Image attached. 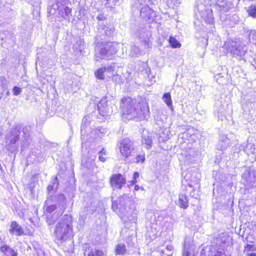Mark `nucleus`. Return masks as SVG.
<instances>
[{"mask_svg": "<svg viewBox=\"0 0 256 256\" xmlns=\"http://www.w3.org/2000/svg\"><path fill=\"white\" fill-rule=\"evenodd\" d=\"M120 106L123 114L129 116L130 119L138 118L142 120L149 116L148 103L144 99L138 102L131 98H125L122 100Z\"/></svg>", "mask_w": 256, "mask_h": 256, "instance_id": "obj_1", "label": "nucleus"}, {"mask_svg": "<svg viewBox=\"0 0 256 256\" xmlns=\"http://www.w3.org/2000/svg\"><path fill=\"white\" fill-rule=\"evenodd\" d=\"M112 208L120 213V216L126 226L128 223L136 224L138 211L126 195L120 197L116 201L112 200Z\"/></svg>", "mask_w": 256, "mask_h": 256, "instance_id": "obj_2", "label": "nucleus"}, {"mask_svg": "<svg viewBox=\"0 0 256 256\" xmlns=\"http://www.w3.org/2000/svg\"><path fill=\"white\" fill-rule=\"evenodd\" d=\"M54 233L56 240L61 242L66 241L72 236V220L70 215L66 214L59 219Z\"/></svg>", "mask_w": 256, "mask_h": 256, "instance_id": "obj_3", "label": "nucleus"}, {"mask_svg": "<svg viewBox=\"0 0 256 256\" xmlns=\"http://www.w3.org/2000/svg\"><path fill=\"white\" fill-rule=\"evenodd\" d=\"M224 52L229 54L232 58L238 60L243 59L248 48L244 42L240 38L228 39L222 46Z\"/></svg>", "mask_w": 256, "mask_h": 256, "instance_id": "obj_4", "label": "nucleus"}, {"mask_svg": "<svg viewBox=\"0 0 256 256\" xmlns=\"http://www.w3.org/2000/svg\"><path fill=\"white\" fill-rule=\"evenodd\" d=\"M20 128L16 126L8 132L5 136L4 148L10 152H15L18 150V146L16 142L19 140Z\"/></svg>", "mask_w": 256, "mask_h": 256, "instance_id": "obj_5", "label": "nucleus"}, {"mask_svg": "<svg viewBox=\"0 0 256 256\" xmlns=\"http://www.w3.org/2000/svg\"><path fill=\"white\" fill-rule=\"evenodd\" d=\"M116 52V50L114 49L112 45L109 46L108 50L103 45L98 46L96 48V60L99 61L100 60L110 59L112 54Z\"/></svg>", "mask_w": 256, "mask_h": 256, "instance_id": "obj_6", "label": "nucleus"}, {"mask_svg": "<svg viewBox=\"0 0 256 256\" xmlns=\"http://www.w3.org/2000/svg\"><path fill=\"white\" fill-rule=\"evenodd\" d=\"M118 147L120 154L125 158L130 157L134 150V142L128 138L121 140Z\"/></svg>", "mask_w": 256, "mask_h": 256, "instance_id": "obj_7", "label": "nucleus"}, {"mask_svg": "<svg viewBox=\"0 0 256 256\" xmlns=\"http://www.w3.org/2000/svg\"><path fill=\"white\" fill-rule=\"evenodd\" d=\"M96 107L100 114L103 116L110 115L113 112L112 103L106 96L101 99Z\"/></svg>", "mask_w": 256, "mask_h": 256, "instance_id": "obj_8", "label": "nucleus"}, {"mask_svg": "<svg viewBox=\"0 0 256 256\" xmlns=\"http://www.w3.org/2000/svg\"><path fill=\"white\" fill-rule=\"evenodd\" d=\"M196 8L202 18L206 22L210 24L213 22L214 18L211 10H206L203 4L198 5Z\"/></svg>", "mask_w": 256, "mask_h": 256, "instance_id": "obj_9", "label": "nucleus"}, {"mask_svg": "<svg viewBox=\"0 0 256 256\" xmlns=\"http://www.w3.org/2000/svg\"><path fill=\"white\" fill-rule=\"evenodd\" d=\"M111 66L116 67L115 72H110L109 74H108V77H111L112 81L118 84L124 83L123 77L122 76V68L116 64L115 63L111 64Z\"/></svg>", "mask_w": 256, "mask_h": 256, "instance_id": "obj_10", "label": "nucleus"}, {"mask_svg": "<svg viewBox=\"0 0 256 256\" xmlns=\"http://www.w3.org/2000/svg\"><path fill=\"white\" fill-rule=\"evenodd\" d=\"M126 182V179L120 174H113L110 178V184L114 189H120Z\"/></svg>", "mask_w": 256, "mask_h": 256, "instance_id": "obj_11", "label": "nucleus"}, {"mask_svg": "<svg viewBox=\"0 0 256 256\" xmlns=\"http://www.w3.org/2000/svg\"><path fill=\"white\" fill-rule=\"evenodd\" d=\"M116 68V67L114 66H111V64L100 68L95 72V76L98 79L104 80L105 78L104 74H109L110 72H115Z\"/></svg>", "mask_w": 256, "mask_h": 256, "instance_id": "obj_12", "label": "nucleus"}, {"mask_svg": "<svg viewBox=\"0 0 256 256\" xmlns=\"http://www.w3.org/2000/svg\"><path fill=\"white\" fill-rule=\"evenodd\" d=\"M140 16L143 18L150 22L153 20L156 16V13L148 6H145L141 9Z\"/></svg>", "mask_w": 256, "mask_h": 256, "instance_id": "obj_13", "label": "nucleus"}, {"mask_svg": "<svg viewBox=\"0 0 256 256\" xmlns=\"http://www.w3.org/2000/svg\"><path fill=\"white\" fill-rule=\"evenodd\" d=\"M142 144L147 148L150 149L152 144V134L146 130H144L142 136Z\"/></svg>", "mask_w": 256, "mask_h": 256, "instance_id": "obj_14", "label": "nucleus"}, {"mask_svg": "<svg viewBox=\"0 0 256 256\" xmlns=\"http://www.w3.org/2000/svg\"><path fill=\"white\" fill-rule=\"evenodd\" d=\"M190 241V239L185 240L182 256H194V246Z\"/></svg>", "mask_w": 256, "mask_h": 256, "instance_id": "obj_15", "label": "nucleus"}, {"mask_svg": "<svg viewBox=\"0 0 256 256\" xmlns=\"http://www.w3.org/2000/svg\"><path fill=\"white\" fill-rule=\"evenodd\" d=\"M10 232L12 234L20 236L24 234L23 228L16 221H13L10 224Z\"/></svg>", "mask_w": 256, "mask_h": 256, "instance_id": "obj_16", "label": "nucleus"}, {"mask_svg": "<svg viewBox=\"0 0 256 256\" xmlns=\"http://www.w3.org/2000/svg\"><path fill=\"white\" fill-rule=\"evenodd\" d=\"M52 202H54L58 204H62V205L66 204V197L64 194H60L57 196H50L46 202L45 204L46 205L50 204Z\"/></svg>", "mask_w": 256, "mask_h": 256, "instance_id": "obj_17", "label": "nucleus"}, {"mask_svg": "<svg viewBox=\"0 0 256 256\" xmlns=\"http://www.w3.org/2000/svg\"><path fill=\"white\" fill-rule=\"evenodd\" d=\"M230 140L226 136H221L216 144V148L220 150H224L230 146Z\"/></svg>", "mask_w": 256, "mask_h": 256, "instance_id": "obj_18", "label": "nucleus"}, {"mask_svg": "<svg viewBox=\"0 0 256 256\" xmlns=\"http://www.w3.org/2000/svg\"><path fill=\"white\" fill-rule=\"evenodd\" d=\"M217 6L220 10L226 12L232 8V4L228 0H217Z\"/></svg>", "mask_w": 256, "mask_h": 256, "instance_id": "obj_19", "label": "nucleus"}, {"mask_svg": "<svg viewBox=\"0 0 256 256\" xmlns=\"http://www.w3.org/2000/svg\"><path fill=\"white\" fill-rule=\"evenodd\" d=\"M244 34L248 38L250 43L256 44V30L247 28L244 29Z\"/></svg>", "mask_w": 256, "mask_h": 256, "instance_id": "obj_20", "label": "nucleus"}, {"mask_svg": "<svg viewBox=\"0 0 256 256\" xmlns=\"http://www.w3.org/2000/svg\"><path fill=\"white\" fill-rule=\"evenodd\" d=\"M98 31L100 33L102 34H105L106 36H110L114 32V28L112 26H107L104 24H99L98 27Z\"/></svg>", "mask_w": 256, "mask_h": 256, "instance_id": "obj_21", "label": "nucleus"}, {"mask_svg": "<svg viewBox=\"0 0 256 256\" xmlns=\"http://www.w3.org/2000/svg\"><path fill=\"white\" fill-rule=\"evenodd\" d=\"M58 182L57 177H55L52 180L50 184L48 186L47 188L48 196L49 197H50V196H52L51 194H52L56 191L58 188Z\"/></svg>", "mask_w": 256, "mask_h": 256, "instance_id": "obj_22", "label": "nucleus"}, {"mask_svg": "<svg viewBox=\"0 0 256 256\" xmlns=\"http://www.w3.org/2000/svg\"><path fill=\"white\" fill-rule=\"evenodd\" d=\"M84 255L87 256H104V253L100 249L88 248V250H86Z\"/></svg>", "mask_w": 256, "mask_h": 256, "instance_id": "obj_23", "label": "nucleus"}, {"mask_svg": "<svg viewBox=\"0 0 256 256\" xmlns=\"http://www.w3.org/2000/svg\"><path fill=\"white\" fill-rule=\"evenodd\" d=\"M178 204L180 208H186L188 206V200L185 194H180L178 200Z\"/></svg>", "mask_w": 256, "mask_h": 256, "instance_id": "obj_24", "label": "nucleus"}, {"mask_svg": "<svg viewBox=\"0 0 256 256\" xmlns=\"http://www.w3.org/2000/svg\"><path fill=\"white\" fill-rule=\"evenodd\" d=\"M58 10L59 14L64 19H68L72 12V10L66 6L59 9Z\"/></svg>", "mask_w": 256, "mask_h": 256, "instance_id": "obj_25", "label": "nucleus"}, {"mask_svg": "<svg viewBox=\"0 0 256 256\" xmlns=\"http://www.w3.org/2000/svg\"><path fill=\"white\" fill-rule=\"evenodd\" d=\"M0 250L6 256H17V252L10 247L4 246L0 248Z\"/></svg>", "mask_w": 256, "mask_h": 256, "instance_id": "obj_26", "label": "nucleus"}, {"mask_svg": "<svg viewBox=\"0 0 256 256\" xmlns=\"http://www.w3.org/2000/svg\"><path fill=\"white\" fill-rule=\"evenodd\" d=\"M162 100L171 110H173V106L172 104V100L170 93H165L163 95Z\"/></svg>", "mask_w": 256, "mask_h": 256, "instance_id": "obj_27", "label": "nucleus"}, {"mask_svg": "<svg viewBox=\"0 0 256 256\" xmlns=\"http://www.w3.org/2000/svg\"><path fill=\"white\" fill-rule=\"evenodd\" d=\"M126 246L123 244H119L116 245V254L123 255L126 254Z\"/></svg>", "mask_w": 256, "mask_h": 256, "instance_id": "obj_28", "label": "nucleus"}, {"mask_svg": "<svg viewBox=\"0 0 256 256\" xmlns=\"http://www.w3.org/2000/svg\"><path fill=\"white\" fill-rule=\"evenodd\" d=\"M256 146L254 144L248 143L246 144L244 150L248 154H254L255 152Z\"/></svg>", "mask_w": 256, "mask_h": 256, "instance_id": "obj_29", "label": "nucleus"}, {"mask_svg": "<svg viewBox=\"0 0 256 256\" xmlns=\"http://www.w3.org/2000/svg\"><path fill=\"white\" fill-rule=\"evenodd\" d=\"M169 43L171 46L173 48H178L181 46V44L178 42L176 38L170 36L168 40Z\"/></svg>", "mask_w": 256, "mask_h": 256, "instance_id": "obj_30", "label": "nucleus"}, {"mask_svg": "<svg viewBox=\"0 0 256 256\" xmlns=\"http://www.w3.org/2000/svg\"><path fill=\"white\" fill-rule=\"evenodd\" d=\"M256 250V245L247 244L244 247V252L245 253L249 254L250 252H254Z\"/></svg>", "mask_w": 256, "mask_h": 256, "instance_id": "obj_31", "label": "nucleus"}, {"mask_svg": "<svg viewBox=\"0 0 256 256\" xmlns=\"http://www.w3.org/2000/svg\"><path fill=\"white\" fill-rule=\"evenodd\" d=\"M248 12L250 16L256 18V6H250L248 10Z\"/></svg>", "mask_w": 256, "mask_h": 256, "instance_id": "obj_32", "label": "nucleus"}, {"mask_svg": "<svg viewBox=\"0 0 256 256\" xmlns=\"http://www.w3.org/2000/svg\"><path fill=\"white\" fill-rule=\"evenodd\" d=\"M122 76L123 77V78H124V82H128L132 80V78L130 77L131 74L130 72L128 70H126L125 72H124L122 68Z\"/></svg>", "mask_w": 256, "mask_h": 256, "instance_id": "obj_33", "label": "nucleus"}, {"mask_svg": "<svg viewBox=\"0 0 256 256\" xmlns=\"http://www.w3.org/2000/svg\"><path fill=\"white\" fill-rule=\"evenodd\" d=\"M90 122V117L89 116H85L82 120V124L81 126L82 132L86 128L87 124Z\"/></svg>", "mask_w": 256, "mask_h": 256, "instance_id": "obj_34", "label": "nucleus"}, {"mask_svg": "<svg viewBox=\"0 0 256 256\" xmlns=\"http://www.w3.org/2000/svg\"><path fill=\"white\" fill-rule=\"evenodd\" d=\"M106 154H107L106 150L104 148H102V150L99 152V160L102 162H106V158L104 156H106Z\"/></svg>", "mask_w": 256, "mask_h": 256, "instance_id": "obj_35", "label": "nucleus"}, {"mask_svg": "<svg viewBox=\"0 0 256 256\" xmlns=\"http://www.w3.org/2000/svg\"><path fill=\"white\" fill-rule=\"evenodd\" d=\"M145 160V154L144 153L140 154L136 156V163H143Z\"/></svg>", "mask_w": 256, "mask_h": 256, "instance_id": "obj_36", "label": "nucleus"}, {"mask_svg": "<svg viewBox=\"0 0 256 256\" xmlns=\"http://www.w3.org/2000/svg\"><path fill=\"white\" fill-rule=\"evenodd\" d=\"M140 52V49L136 46H132L131 48L130 55L132 56H136Z\"/></svg>", "mask_w": 256, "mask_h": 256, "instance_id": "obj_37", "label": "nucleus"}, {"mask_svg": "<svg viewBox=\"0 0 256 256\" xmlns=\"http://www.w3.org/2000/svg\"><path fill=\"white\" fill-rule=\"evenodd\" d=\"M56 208V206L54 204H50V203L47 205L46 208V211L48 212L51 213L53 212Z\"/></svg>", "mask_w": 256, "mask_h": 256, "instance_id": "obj_38", "label": "nucleus"}, {"mask_svg": "<svg viewBox=\"0 0 256 256\" xmlns=\"http://www.w3.org/2000/svg\"><path fill=\"white\" fill-rule=\"evenodd\" d=\"M12 92L14 95L18 96L20 94L22 89L20 87L15 86L12 88Z\"/></svg>", "mask_w": 256, "mask_h": 256, "instance_id": "obj_39", "label": "nucleus"}, {"mask_svg": "<svg viewBox=\"0 0 256 256\" xmlns=\"http://www.w3.org/2000/svg\"><path fill=\"white\" fill-rule=\"evenodd\" d=\"M41 0H30V2L33 6L37 7L40 4Z\"/></svg>", "mask_w": 256, "mask_h": 256, "instance_id": "obj_40", "label": "nucleus"}, {"mask_svg": "<svg viewBox=\"0 0 256 256\" xmlns=\"http://www.w3.org/2000/svg\"><path fill=\"white\" fill-rule=\"evenodd\" d=\"M170 2L172 6H176L181 3V0H170Z\"/></svg>", "mask_w": 256, "mask_h": 256, "instance_id": "obj_41", "label": "nucleus"}, {"mask_svg": "<svg viewBox=\"0 0 256 256\" xmlns=\"http://www.w3.org/2000/svg\"><path fill=\"white\" fill-rule=\"evenodd\" d=\"M139 177V173L138 172H134L133 176V180H132V184H135L136 182V178Z\"/></svg>", "mask_w": 256, "mask_h": 256, "instance_id": "obj_42", "label": "nucleus"}, {"mask_svg": "<svg viewBox=\"0 0 256 256\" xmlns=\"http://www.w3.org/2000/svg\"><path fill=\"white\" fill-rule=\"evenodd\" d=\"M247 176H250V174L249 172H245L243 176L244 178H246L248 184H250L252 181L250 180L249 178H247Z\"/></svg>", "mask_w": 256, "mask_h": 256, "instance_id": "obj_43", "label": "nucleus"}, {"mask_svg": "<svg viewBox=\"0 0 256 256\" xmlns=\"http://www.w3.org/2000/svg\"><path fill=\"white\" fill-rule=\"evenodd\" d=\"M46 222L48 225H52L54 224V220L52 219V217L48 218V216Z\"/></svg>", "mask_w": 256, "mask_h": 256, "instance_id": "obj_44", "label": "nucleus"}, {"mask_svg": "<svg viewBox=\"0 0 256 256\" xmlns=\"http://www.w3.org/2000/svg\"><path fill=\"white\" fill-rule=\"evenodd\" d=\"M251 237H252V236H248L247 238H246V240H247V242H251V243H254L255 242V241L253 240H251Z\"/></svg>", "mask_w": 256, "mask_h": 256, "instance_id": "obj_45", "label": "nucleus"}, {"mask_svg": "<svg viewBox=\"0 0 256 256\" xmlns=\"http://www.w3.org/2000/svg\"><path fill=\"white\" fill-rule=\"evenodd\" d=\"M26 131H27V128H23L22 132L24 133V134H26L25 137H26L27 138H28V137L29 136V135H28V137H27L26 134Z\"/></svg>", "mask_w": 256, "mask_h": 256, "instance_id": "obj_46", "label": "nucleus"}, {"mask_svg": "<svg viewBox=\"0 0 256 256\" xmlns=\"http://www.w3.org/2000/svg\"><path fill=\"white\" fill-rule=\"evenodd\" d=\"M166 248L168 250H172V248H173V246L172 245H168V246H167Z\"/></svg>", "mask_w": 256, "mask_h": 256, "instance_id": "obj_47", "label": "nucleus"}, {"mask_svg": "<svg viewBox=\"0 0 256 256\" xmlns=\"http://www.w3.org/2000/svg\"><path fill=\"white\" fill-rule=\"evenodd\" d=\"M254 64H252L254 66L255 68L256 69V57L254 58Z\"/></svg>", "mask_w": 256, "mask_h": 256, "instance_id": "obj_48", "label": "nucleus"}, {"mask_svg": "<svg viewBox=\"0 0 256 256\" xmlns=\"http://www.w3.org/2000/svg\"><path fill=\"white\" fill-rule=\"evenodd\" d=\"M248 256H256V253H250V254H248Z\"/></svg>", "mask_w": 256, "mask_h": 256, "instance_id": "obj_49", "label": "nucleus"}, {"mask_svg": "<svg viewBox=\"0 0 256 256\" xmlns=\"http://www.w3.org/2000/svg\"><path fill=\"white\" fill-rule=\"evenodd\" d=\"M140 190V186H138V185H136L134 186V190L136 191V190Z\"/></svg>", "mask_w": 256, "mask_h": 256, "instance_id": "obj_50", "label": "nucleus"}, {"mask_svg": "<svg viewBox=\"0 0 256 256\" xmlns=\"http://www.w3.org/2000/svg\"><path fill=\"white\" fill-rule=\"evenodd\" d=\"M102 15H99L97 16V19L98 20H102Z\"/></svg>", "mask_w": 256, "mask_h": 256, "instance_id": "obj_51", "label": "nucleus"}, {"mask_svg": "<svg viewBox=\"0 0 256 256\" xmlns=\"http://www.w3.org/2000/svg\"><path fill=\"white\" fill-rule=\"evenodd\" d=\"M198 182H199V180H198V179H197V180H196V182L197 184H198Z\"/></svg>", "mask_w": 256, "mask_h": 256, "instance_id": "obj_52", "label": "nucleus"}, {"mask_svg": "<svg viewBox=\"0 0 256 256\" xmlns=\"http://www.w3.org/2000/svg\"><path fill=\"white\" fill-rule=\"evenodd\" d=\"M230 239H231V238H230V237H228V240H230Z\"/></svg>", "mask_w": 256, "mask_h": 256, "instance_id": "obj_53", "label": "nucleus"}]
</instances>
